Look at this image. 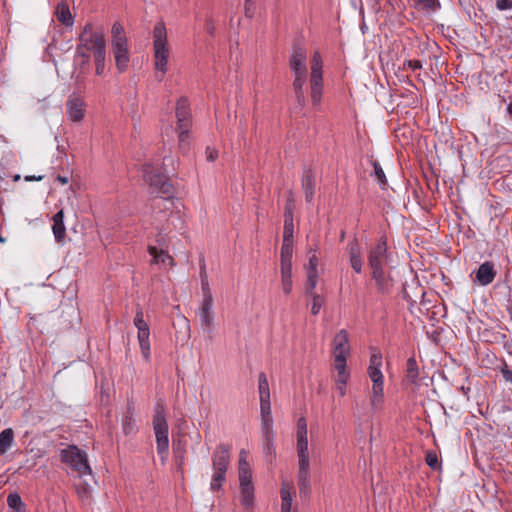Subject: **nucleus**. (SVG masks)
Instances as JSON below:
<instances>
[{"label": "nucleus", "mask_w": 512, "mask_h": 512, "mask_svg": "<svg viewBox=\"0 0 512 512\" xmlns=\"http://www.w3.org/2000/svg\"><path fill=\"white\" fill-rule=\"evenodd\" d=\"M256 9V0H244L245 15L249 18L254 16Z\"/></svg>", "instance_id": "de8ad7c7"}, {"label": "nucleus", "mask_w": 512, "mask_h": 512, "mask_svg": "<svg viewBox=\"0 0 512 512\" xmlns=\"http://www.w3.org/2000/svg\"><path fill=\"white\" fill-rule=\"evenodd\" d=\"M213 29H214V28H213L212 26H209V27L207 28L208 33L213 34Z\"/></svg>", "instance_id": "680f3d73"}, {"label": "nucleus", "mask_w": 512, "mask_h": 512, "mask_svg": "<svg viewBox=\"0 0 512 512\" xmlns=\"http://www.w3.org/2000/svg\"><path fill=\"white\" fill-rule=\"evenodd\" d=\"M347 358L334 357V369L337 372L336 379L349 378L350 374L347 370Z\"/></svg>", "instance_id": "72a5a7b5"}, {"label": "nucleus", "mask_w": 512, "mask_h": 512, "mask_svg": "<svg viewBox=\"0 0 512 512\" xmlns=\"http://www.w3.org/2000/svg\"><path fill=\"white\" fill-rule=\"evenodd\" d=\"M349 378L336 379V388L341 396L346 394V384Z\"/></svg>", "instance_id": "603ef678"}, {"label": "nucleus", "mask_w": 512, "mask_h": 512, "mask_svg": "<svg viewBox=\"0 0 512 512\" xmlns=\"http://www.w3.org/2000/svg\"><path fill=\"white\" fill-rule=\"evenodd\" d=\"M260 412L262 416H272L271 415V404L270 398H260Z\"/></svg>", "instance_id": "49530a36"}, {"label": "nucleus", "mask_w": 512, "mask_h": 512, "mask_svg": "<svg viewBox=\"0 0 512 512\" xmlns=\"http://www.w3.org/2000/svg\"><path fill=\"white\" fill-rule=\"evenodd\" d=\"M259 398H270V389L268 379L265 373L261 372L258 376Z\"/></svg>", "instance_id": "c9c22d12"}, {"label": "nucleus", "mask_w": 512, "mask_h": 512, "mask_svg": "<svg viewBox=\"0 0 512 512\" xmlns=\"http://www.w3.org/2000/svg\"><path fill=\"white\" fill-rule=\"evenodd\" d=\"M382 355L380 351H374L370 356L367 374L372 382L370 404L374 412L383 408L384 404V376L381 371Z\"/></svg>", "instance_id": "f03ea898"}, {"label": "nucleus", "mask_w": 512, "mask_h": 512, "mask_svg": "<svg viewBox=\"0 0 512 512\" xmlns=\"http://www.w3.org/2000/svg\"><path fill=\"white\" fill-rule=\"evenodd\" d=\"M293 238H283L280 252V267H292Z\"/></svg>", "instance_id": "b1692460"}, {"label": "nucleus", "mask_w": 512, "mask_h": 512, "mask_svg": "<svg viewBox=\"0 0 512 512\" xmlns=\"http://www.w3.org/2000/svg\"><path fill=\"white\" fill-rule=\"evenodd\" d=\"M349 258L352 269L356 273H361L363 262L361 258L360 248L356 242H352L349 244Z\"/></svg>", "instance_id": "cd10ccee"}, {"label": "nucleus", "mask_w": 512, "mask_h": 512, "mask_svg": "<svg viewBox=\"0 0 512 512\" xmlns=\"http://www.w3.org/2000/svg\"><path fill=\"white\" fill-rule=\"evenodd\" d=\"M0 241H4V240L0 237Z\"/></svg>", "instance_id": "69168bd1"}, {"label": "nucleus", "mask_w": 512, "mask_h": 512, "mask_svg": "<svg viewBox=\"0 0 512 512\" xmlns=\"http://www.w3.org/2000/svg\"><path fill=\"white\" fill-rule=\"evenodd\" d=\"M388 247L386 237H381L368 252V265L371 271L385 269L388 263Z\"/></svg>", "instance_id": "f8f14e48"}, {"label": "nucleus", "mask_w": 512, "mask_h": 512, "mask_svg": "<svg viewBox=\"0 0 512 512\" xmlns=\"http://www.w3.org/2000/svg\"><path fill=\"white\" fill-rule=\"evenodd\" d=\"M307 73L294 74V81L292 84L293 91L297 103L303 107L306 103V97L304 92V86L306 84Z\"/></svg>", "instance_id": "412c9836"}, {"label": "nucleus", "mask_w": 512, "mask_h": 512, "mask_svg": "<svg viewBox=\"0 0 512 512\" xmlns=\"http://www.w3.org/2000/svg\"><path fill=\"white\" fill-rule=\"evenodd\" d=\"M229 459L230 446L225 444L218 445L212 457L213 470L226 473L229 466Z\"/></svg>", "instance_id": "2eb2a0df"}, {"label": "nucleus", "mask_w": 512, "mask_h": 512, "mask_svg": "<svg viewBox=\"0 0 512 512\" xmlns=\"http://www.w3.org/2000/svg\"><path fill=\"white\" fill-rule=\"evenodd\" d=\"M198 315L202 328L210 332L214 323L213 298L210 293H205Z\"/></svg>", "instance_id": "4468645a"}, {"label": "nucleus", "mask_w": 512, "mask_h": 512, "mask_svg": "<svg viewBox=\"0 0 512 512\" xmlns=\"http://www.w3.org/2000/svg\"><path fill=\"white\" fill-rule=\"evenodd\" d=\"M60 459L67 464L79 476L92 474V469L88 463L87 453L79 449L76 445H70L60 452Z\"/></svg>", "instance_id": "6e6552de"}, {"label": "nucleus", "mask_w": 512, "mask_h": 512, "mask_svg": "<svg viewBox=\"0 0 512 512\" xmlns=\"http://www.w3.org/2000/svg\"><path fill=\"white\" fill-rule=\"evenodd\" d=\"M261 422L262 437L274 436L272 416H262Z\"/></svg>", "instance_id": "58836bf2"}, {"label": "nucleus", "mask_w": 512, "mask_h": 512, "mask_svg": "<svg viewBox=\"0 0 512 512\" xmlns=\"http://www.w3.org/2000/svg\"><path fill=\"white\" fill-rule=\"evenodd\" d=\"M496 7L503 11L512 8V0H497Z\"/></svg>", "instance_id": "5fc2aeb1"}, {"label": "nucleus", "mask_w": 512, "mask_h": 512, "mask_svg": "<svg viewBox=\"0 0 512 512\" xmlns=\"http://www.w3.org/2000/svg\"><path fill=\"white\" fill-rule=\"evenodd\" d=\"M225 474L226 473L224 472L214 471L210 484L212 490H218L221 488L223 482L225 481Z\"/></svg>", "instance_id": "37998d69"}, {"label": "nucleus", "mask_w": 512, "mask_h": 512, "mask_svg": "<svg viewBox=\"0 0 512 512\" xmlns=\"http://www.w3.org/2000/svg\"><path fill=\"white\" fill-rule=\"evenodd\" d=\"M503 377L505 378V380L512 382V371L504 370Z\"/></svg>", "instance_id": "4d7b16f0"}, {"label": "nucleus", "mask_w": 512, "mask_h": 512, "mask_svg": "<svg viewBox=\"0 0 512 512\" xmlns=\"http://www.w3.org/2000/svg\"><path fill=\"white\" fill-rule=\"evenodd\" d=\"M307 422L304 417H300L297 421V432L296 435H307Z\"/></svg>", "instance_id": "3c124183"}, {"label": "nucleus", "mask_w": 512, "mask_h": 512, "mask_svg": "<svg viewBox=\"0 0 512 512\" xmlns=\"http://www.w3.org/2000/svg\"><path fill=\"white\" fill-rule=\"evenodd\" d=\"M177 132H178V139H179V146L182 150H186L188 149V146H189V143H188V138H189V131L190 129H185V128H176Z\"/></svg>", "instance_id": "79ce46f5"}, {"label": "nucleus", "mask_w": 512, "mask_h": 512, "mask_svg": "<svg viewBox=\"0 0 512 512\" xmlns=\"http://www.w3.org/2000/svg\"><path fill=\"white\" fill-rule=\"evenodd\" d=\"M281 272V287L285 295H289L292 292L293 281H292V267H280Z\"/></svg>", "instance_id": "7c9ffc66"}, {"label": "nucleus", "mask_w": 512, "mask_h": 512, "mask_svg": "<svg viewBox=\"0 0 512 512\" xmlns=\"http://www.w3.org/2000/svg\"><path fill=\"white\" fill-rule=\"evenodd\" d=\"M134 325L137 328V339L139 342L141 354L146 361L150 360L151 356V347H150V328L148 323L144 319V313L141 307H137L135 317H134Z\"/></svg>", "instance_id": "9b49d317"}, {"label": "nucleus", "mask_w": 512, "mask_h": 512, "mask_svg": "<svg viewBox=\"0 0 512 512\" xmlns=\"http://www.w3.org/2000/svg\"><path fill=\"white\" fill-rule=\"evenodd\" d=\"M302 189L307 202H311L314 197L315 180L311 169H307L302 175Z\"/></svg>", "instance_id": "a878e982"}, {"label": "nucleus", "mask_w": 512, "mask_h": 512, "mask_svg": "<svg viewBox=\"0 0 512 512\" xmlns=\"http://www.w3.org/2000/svg\"><path fill=\"white\" fill-rule=\"evenodd\" d=\"M312 299V302H311V313L313 315H317L322 306H323V303H324V298L319 295V294H314V295H309Z\"/></svg>", "instance_id": "ea45409f"}, {"label": "nucleus", "mask_w": 512, "mask_h": 512, "mask_svg": "<svg viewBox=\"0 0 512 512\" xmlns=\"http://www.w3.org/2000/svg\"><path fill=\"white\" fill-rule=\"evenodd\" d=\"M426 464L433 470H437L440 465L438 461V456L433 451H428L425 457Z\"/></svg>", "instance_id": "a18cd8bd"}, {"label": "nucleus", "mask_w": 512, "mask_h": 512, "mask_svg": "<svg viewBox=\"0 0 512 512\" xmlns=\"http://www.w3.org/2000/svg\"><path fill=\"white\" fill-rule=\"evenodd\" d=\"M318 282V272H307V283H306V294L314 295L316 294L315 288Z\"/></svg>", "instance_id": "4c0bfd02"}, {"label": "nucleus", "mask_w": 512, "mask_h": 512, "mask_svg": "<svg viewBox=\"0 0 512 512\" xmlns=\"http://www.w3.org/2000/svg\"><path fill=\"white\" fill-rule=\"evenodd\" d=\"M290 68L293 74L307 73L306 52L301 47H296L290 56Z\"/></svg>", "instance_id": "6ab92c4d"}, {"label": "nucleus", "mask_w": 512, "mask_h": 512, "mask_svg": "<svg viewBox=\"0 0 512 512\" xmlns=\"http://www.w3.org/2000/svg\"><path fill=\"white\" fill-rule=\"evenodd\" d=\"M56 19L66 27H72L74 24V17L72 16L69 6L66 2H60L55 10Z\"/></svg>", "instance_id": "393cba45"}, {"label": "nucleus", "mask_w": 512, "mask_h": 512, "mask_svg": "<svg viewBox=\"0 0 512 512\" xmlns=\"http://www.w3.org/2000/svg\"><path fill=\"white\" fill-rule=\"evenodd\" d=\"M419 378V370L416 359L414 357H410L406 363V375L405 379L407 382L411 384H415Z\"/></svg>", "instance_id": "2f4dec72"}, {"label": "nucleus", "mask_w": 512, "mask_h": 512, "mask_svg": "<svg viewBox=\"0 0 512 512\" xmlns=\"http://www.w3.org/2000/svg\"><path fill=\"white\" fill-rule=\"evenodd\" d=\"M56 180L62 185H66L68 183V178L65 176L58 175Z\"/></svg>", "instance_id": "13d9d810"}, {"label": "nucleus", "mask_w": 512, "mask_h": 512, "mask_svg": "<svg viewBox=\"0 0 512 512\" xmlns=\"http://www.w3.org/2000/svg\"><path fill=\"white\" fill-rule=\"evenodd\" d=\"M122 428L125 434H130L135 431V419H134V405L128 403L127 411L122 418Z\"/></svg>", "instance_id": "c756f323"}, {"label": "nucleus", "mask_w": 512, "mask_h": 512, "mask_svg": "<svg viewBox=\"0 0 512 512\" xmlns=\"http://www.w3.org/2000/svg\"><path fill=\"white\" fill-rule=\"evenodd\" d=\"M53 225H52V231L55 237V240L58 243H62L66 236V228L64 225V211L61 209L59 210L52 218Z\"/></svg>", "instance_id": "5701e85b"}, {"label": "nucleus", "mask_w": 512, "mask_h": 512, "mask_svg": "<svg viewBox=\"0 0 512 512\" xmlns=\"http://www.w3.org/2000/svg\"><path fill=\"white\" fill-rule=\"evenodd\" d=\"M495 276L496 271L494 269V265L490 262H484L481 264L476 272V279L483 286L492 283Z\"/></svg>", "instance_id": "aec40b11"}, {"label": "nucleus", "mask_w": 512, "mask_h": 512, "mask_svg": "<svg viewBox=\"0 0 512 512\" xmlns=\"http://www.w3.org/2000/svg\"><path fill=\"white\" fill-rule=\"evenodd\" d=\"M404 66L412 70H418L422 68V63L419 60H407L404 62Z\"/></svg>", "instance_id": "6e6d98bb"}, {"label": "nucleus", "mask_w": 512, "mask_h": 512, "mask_svg": "<svg viewBox=\"0 0 512 512\" xmlns=\"http://www.w3.org/2000/svg\"><path fill=\"white\" fill-rule=\"evenodd\" d=\"M283 238H293V202L288 200L284 213Z\"/></svg>", "instance_id": "bb28decb"}, {"label": "nucleus", "mask_w": 512, "mask_h": 512, "mask_svg": "<svg viewBox=\"0 0 512 512\" xmlns=\"http://www.w3.org/2000/svg\"><path fill=\"white\" fill-rule=\"evenodd\" d=\"M7 504L9 508L13 509L15 512H23L25 510V504L17 493L8 495Z\"/></svg>", "instance_id": "f704fd0d"}, {"label": "nucleus", "mask_w": 512, "mask_h": 512, "mask_svg": "<svg viewBox=\"0 0 512 512\" xmlns=\"http://www.w3.org/2000/svg\"><path fill=\"white\" fill-rule=\"evenodd\" d=\"M317 266H318V257L316 255V251H313V253L309 257L308 264L306 265V271L307 272H317Z\"/></svg>", "instance_id": "09e8293b"}, {"label": "nucleus", "mask_w": 512, "mask_h": 512, "mask_svg": "<svg viewBox=\"0 0 512 512\" xmlns=\"http://www.w3.org/2000/svg\"><path fill=\"white\" fill-rule=\"evenodd\" d=\"M280 496L281 512H292V502L294 497L293 485L287 481H283Z\"/></svg>", "instance_id": "4be33fe9"}, {"label": "nucleus", "mask_w": 512, "mask_h": 512, "mask_svg": "<svg viewBox=\"0 0 512 512\" xmlns=\"http://www.w3.org/2000/svg\"><path fill=\"white\" fill-rule=\"evenodd\" d=\"M66 110L71 121L80 122L85 116L86 105L80 96L72 94L66 101Z\"/></svg>", "instance_id": "ddd939ff"}, {"label": "nucleus", "mask_w": 512, "mask_h": 512, "mask_svg": "<svg viewBox=\"0 0 512 512\" xmlns=\"http://www.w3.org/2000/svg\"><path fill=\"white\" fill-rule=\"evenodd\" d=\"M322 56L315 51L311 58L310 89L311 100L314 106H319L323 91Z\"/></svg>", "instance_id": "9d476101"}, {"label": "nucleus", "mask_w": 512, "mask_h": 512, "mask_svg": "<svg viewBox=\"0 0 512 512\" xmlns=\"http://www.w3.org/2000/svg\"><path fill=\"white\" fill-rule=\"evenodd\" d=\"M418 4L429 10H435L440 6L439 0H418Z\"/></svg>", "instance_id": "8fccbe9b"}, {"label": "nucleus", "mask_w": 512, "mask_h": 512, "mask_svg": "<svg viewBox=\"0 0 512 512\" xmlns=\"http://www.w3.org/2000/svg\"><path fill=\"white\" fill-rule=\"evenodd\" d=\"M373 167H374L375 177L378 180L379 184L381 186H385L387 184V178L385 176V173H384L381 165L378 162H374Z\"/></svg>", "instance_id": "c03bdc74"}, {"label": "nucleus", "mask_w": 512, "mask_h": 512, "mask_svg": "<svg viewBox=\"0 0 512 512\" xmlns=\"http://www.w3.org/2000/svg\"><path fill=\"white\" fill-rule=\"evenodd\" d=\"M202 289L204 291V294L210 293L209 288H208V282L206 280H204L203 278H202Z\"/></svg>", "instance_id": "bf43d9fd"}, {"label": "nucleus", "mask_w": 512, "mask_h": 512, "mask_svg": "<svg viewBox=\"0 0 512 512\" xmlns=\"http://www.w3.org/2000/svg\"><path fill=\"white\" fill-rule=\"evenodd\" d=\"M507 110H508V113H509V114L511 115V117H512V102L508 105Z\"/></svg>", "instance_id": "052dcab7"}, {"label": "nucleus", "mask_w": 512, "mask_h": 512, "mask_svg": "<svg viewBox=\"0 0 512 512\" xmlns=\"http://www.w3.org/2000/svg\"><path fill=\"white\" fill-rule=\"evenodd\" d=\"M154 66L157 78L162 81L168 70L170 50L167 41V31L163 22H158L153 29Z\"/></svg>", "instance_id": "20e7f679"}, {"label": "nucleus", "mask_w": 512, "mask_h": 512, "mask_svg": "<svg viewBox=\"0 0 512 512\" xmlns=\"http://www.w3.org/2000/svg\"><path fill=\"white\" fill-rule=\"evenodd\" d=\"M274 436H263V452L266 456H269L272 460L276 455L275 445H274Z\"/></svg>", "instance_id": "e433bc0d"}, {"label": "nucleus", "mask_w": 512, "mask_h": 512, "mask_svg": "<svg viewBox=\"0 0 512 512\" xmlns=\"http://www.w3.org/2000/svg\"><path fill=\"white\" fill-rule=\"evenodd\" d=\"M350 354L349 337L346 330H340L333 339V356L347 358Z\"/></svg>", "instance_id": "f3484780"}, {"label": "nucleus", "mask_w": 512, "mask_h": 512, "mask_svg": "<svg viewBox=\"0 0 512 512\" xmlns=\"http://www.w3.org/2000/svg\"><path fill=\"white\" fill-rule=\"evenodd\" d=\"M153 429L156 436V445L158 454L162 461L168 457L169 439L168 423L165 415V405L162 400H158L154 408Z\"/></svg>", "instance_id": "423d86ee"}, {"label": "nucleus", "mask_w": 512, "mask_h": 512, "mask_svg": "<svg viewBox=\"0 0 512 512\" xmlns=\"http://www.w3.org/2000/svg\"><path fill=\"white\" fill-rule=\"evenodd\" d=\"M14 442V432L7 428L0 433V455L5 454Z\"/></svg>", "instance_id": "473e14b6"}, {"label": "nucleus", "mask_w": 512, "mask_h": 512, "mask_svg": "<svg viewBox=\"0 0 512 512\" xmlns=\"http://www.w3.org/2000/svg\"><path fill=\"white\" fill-rule=\"evenodd\" d=\"M94 63H95V73L98 76H101L104 74L105 71V60H106V53L95 55Z\"/></svg>", "instance_id": "a19ab883"}, {"label": "nucleus", "mask_w": 512, "mask_h": 512, "mask_svg": "<svg viewBox=\"0 0 512 512\" xmlns=\"http://www.w3.org/2000/svg\"><path fill=\"white\" fill-rule=\"evenodd\" d=\"M175 454L178 456L179 450L177 448L174 449Z\"/></svg>", "instance_id": "0e129e2a"}, {"label": "nucleus", "mask_w": 512, "mask_h": 512, "mask_svg": "<svg viewBox=\"0 0 512 512\" xmlns=\"http://www.w3.org/2000/svg\"><path fill=\"white\" fill-rule=\"evenodd\" d=\"M238 474L240 482L241 503L246 507H251L254 501V486L252 483V472L247 460V453L241 450L238 465Z\"/></svg>", "instance_id": "0eeeda50"}, {"label": "nucleus", "mask_w": 512, "mask_h": 512, "mask_svg": "<svg viewBox=\"0 0 512 512\" xmlns=\"http://www.w3.org/2000/svg\"><path fill=\"white\" fill-rule=\"evenodd\" d=\"M298 457L297 484L301 498H308L311 493L310 455L307 435H296Z\"/></svg>", "instance_id": "7ed1b4c3"}, {"label": "nucleus", "mask_w": 512, "mask_h": 512, "mask_svg": "<svg viewBox=\"0 0 512 512\" xmlns=\"http://www.w3.org/2000/svg\"><path fill=\"white\" fill-rule=\"evenodd\" d=\"M371 277L376 283L379 293L389 294L394 286V281L388 271L385 269L371 271Z\"/></svg>", "instance_id": "a211bd4d"}, {"label": "nucleus", "mask_w": 512, "mask_h": 512, "mask_svg": "<svg viewBox=\"0 0 512 512\" xmlns=\"http://www.w3.org/2000/svg\"><path fill=\"white\" fill-rule=\"evenodd\" d=\"M90 53L93 57L106 53V41L102 30H95L91 23H86L79 36L76 56L81 57L82 63L86 64L89 62Z\"/></svg>", "instance_id": "f257e3e1"}, {"label": "nucleus", "mask_w": 512, "mask_h": 512, "mask_svg": "<svg viewBox=\"0 0 512 512\" xmlns=\"http://www.w3.org/2000/svg\"><path fill=\"white\" fill-rule=\"evenodd\" d=\"M148 252L152 256V263L173 265V258L163 249L158 250L155 246H148Z\"/></svg>", "instance_id": "c85d7f7f"}, {"label": "nucleus", "mask_w": 512, "mask_h": 512, "mask_svg": "<svg viewBox=\"0 0 512 512\" xmlns=\"http://www.w3.org/2000/svg\"><path fill=\"white\" fill-rule=\"evenodd\" d=\"M205 155L208 161L213 162L218 158V151L215 148L208 146L205 150Z\"/></svg>", "instance_id": "864d4df0"}, {"label": "nucleus", "mask_w": 512, "mask_h": 512, "mask_svg": "<svg viewBox=\"0 0 512 512\" xmlns=\"http://www.w3.org/2000/svg\"><path fill=\"white\" fill-rule=\"evenodd\" d=\"M111 48L115 59V65L120 73L128 68L130 61V52L128 38L124 27L120 22H114L111 28Z\"/></svg>", "instance_id": "39448f33"}, {"label": "nucleus", "mask_w": 512, "mask_h": 512, "mask_svg": "<svg viewBox=\"0 0 512 512\" xmlns=\"http://www.w3.org/2000/svg\"><path fill=\"white\" fill-rule=\"evenodd\" d=\"M143 175L145 181L148 182L153 189V193L158 194L164 199H168L173 195L174 189L172 184L168 181L166 175L158 168H155L151 164H145L143 166Z\"/></svg>", "instance_id": "1a4fd4ad"}, {"label": "nucleus", "mask_w": 512, "mask_h": 512, "mask_svg": "<svg viewBox=\"0 0 512 512\" xmlns=\"http://www.w3.org/2000/svg\"><path fill=\"white\" fill-rule=\"evenodd\" d=\"M79 497H80L81 499H85V498H88V497H89V495H81V494H80V495H79Z\"/></svg>", "instance_id": "e2e57ef3"}, {"label": "nucleus", "mask_w": 512, "mask_h": 512, "mask_svg": "<svg viewBox=\"0 0 512 512\" xmlns=\"http://www.w3.org/2000/svg\"><path fill=\"white\" fill-rule=\"evenodd\" d=\"M177 127L190 129L192 126L191 112L187 98H180L176 104Z\"/></svg>", "instance_id": "dca6fc26"}]
</instances>
